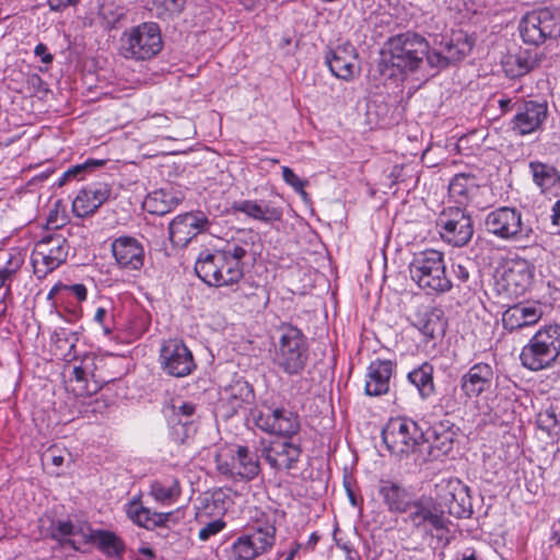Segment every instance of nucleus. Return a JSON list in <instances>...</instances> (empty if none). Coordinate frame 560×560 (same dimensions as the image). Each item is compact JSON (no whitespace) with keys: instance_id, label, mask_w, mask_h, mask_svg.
Instances as JSON below:
<instances>
[{"instance_id":"obj_1","label":"nucleus","mask_w":560,"mask_h":560,"mask_svg":"<svg viewBox=\"0 0 560 560\" xmlns=\"http://www.w3.org/2000/svg\"><path fill=\"white\" fill-rule=\"evenodd\" d=\"M412 281L428 294H444L453 289L452 278L446 273L444 254L425 249L413 255L409 264Z\"/></svg>"},{"instance_id":"obj_2","label":"nucleus","mask_w":560,"mask_h":560,"mask_svg":"<svg viewBox=\"0 0 560 560\" xmlns=\"http://www.w3.org/2000/svg\"><path fill=\"white\" fill-rule=\"evenodd\" d=\"M278 334L273 364L290 376L301 374L308 361L307 338L300 328L290 324L281 325Z\"/></svg>"},{"instance_id":"obj_3","label":"nucleus","mask_w":560,"mask_h":560,"mask_svg":"<svg viewBox=\"0 0 560 560\" xmlns=\"http://www.w3.org/2000/svg\"><path fill=\"white\" fill-rule=\"evenodd\" d=\"M560 357V325H547L535 332L522 348V365L533 372L549 369Z\"/></svg>"},{"instance_id":"obj_4","label":"nucleus","mask_w":560,"mask_h":560,"mask_svg":"<svg viewBox=\"0 0 560 560\" xmlns=\"http://www.w3.org/2000/svg\"><path fill=\"white\" fill-rule=\"evenodd\" d=\"M119 42L120 55L135 61L150 60L163 48L161 30L154 22H143L124 31Z\"/></svg>"},{"instance_id":"obj_5","label":"nucleus","mask_w":560,"mask_h":560,"mask_svg":"<svg viewBox=\"0 0 560 560\" xmlns=\"http://www.w3.org/2000/svg\"><path fill=\"white\" fill-rule=\"evenodd\" d=\"M408 520L412 527L423 536L436 538L445 544L450 541L451 521L446 516V511L441 508L436 499L421 497L412 501Z\"/></svg>"},{"instance_id":"obj_6","label":"nucleus","mask_w":560,"mask_h":560,"mask_svg":"<svg viewBox=\"0 0 560 560\" xmlns=\"http://www.w3.org/2000/svg\"><path fill=\"white\" fill-rule=\"evenodd\" d=\"M488 233L500 240L524 243L533 236V228L523 220L521 210L513 207H500L490 211L485 219Z\"/></svg>"},{"instance_id":"obj_7","label":"nucleus","mask_w":560,"mask_h":560,"mask_svg":"<svg viewBox=\"0 0 560 560\" xmlns=\"http://www.w3.org/2000/svg\"><path fill=\"white\" fill-rule=\"evenodd\" d=\"M246 421L262 432L292 438L301 429L299 415L284 406L262 402L259 409H253Z\"/></svg>"},{"instance_id":"obj_8","label":"nucleus","mask_w":560,"mask_h":560,"mask_svg":"<svg viewBox=\"0 0 560 560\" xmlns=\"http://www.w3.org/2000/svg\"><path fill=\"white\" fill-rule=\"evenodd\" d=\"M275 522L258 521L246 534L238 536L229 551L230 560H254L270 550L276 541Z\"/></svg>"},{"instance_id":"obj_9","label":"nucleus","mask_w":560,"mask_h":560,"mask_svg":"<svg viewBox=\"0 0 560 560\" xmlns=\"http://www.w3.org/2000/svg\"><path fill=\"white\" fill-rule=\"evenodd\" d=\"M387 52L393 67L402 71H413L431 51L424 37L406 32L389 38Z\"/></svg>"},{"instance_id":"obj_10","label":"nucleus","mask_w":560,"mask_h":560,"mask_svg":"<svg viewBox=\"0 0 560 560\" xmlns=\"http://www.w3.org/2000/svg\"><path fill=\"white\" fill-rule=\"evenodd\" d=\"M259 409L256 406V394L253 385L238 377L219 390V397L214 406L215 415L223 420H229L240 412Z\"/></svg>"},{"instance_id":"obj_11","label":"nucleus","mask_w":560,"mask_h":560,"mask_svg":"<svg viewBox=\"0 0 560 560\" xmlns=\"http://www.w3.org/2000/svg\"><path fill=\"white\" fill-rule=\"evenodd\" d=\"M423 430L418 423L406 417L390 418L382 430V439L387 450L402 456L413 452L421 444Z\"/></svg>"},{"instance_id":"obj_12","label":"nucleus","mask_w":560,"mask_h":560,"mask_svg":"<svg viewBox=\"0 0 560 560\" xmlns=\"http://www.w3.org/2000/svg\"><path fill=\"white\" fill-rule=\"evenodd\" d=\"M520 33L527 44L538 46L560 36V14L549 8L526 13L520 23Z\"/></svg>"},{"instance_id":"obj_13","label":"nucleus","mask_w":560,"mask_h":560,"mask_svg":"<svg viewBox=\"0 0 560 560\" xmlns=\"http://www.w3.org/2000/svg\"><path fill=\"white\" fill-rule=\"evenodd\" d=\"M69 243L61 234H49L35 244L32 253L34 273L38 279L45 278L66 262Z\"/></svg>"},{"instance_id":"obj_14","label":"nucleus","mask_w":560,"mask_h":560,"mask_svg":"<svg viewBox=\"0 0 560 560\" xmlns=\"http://www.w3.org/2000/svg\"><path fill=\"white\" fill-rule=\"evenodd\" d=\"M436 226L441 238L454 247L467 245L474 235L472 219L462 207L444 208L438 217Z\"/></svg>"},{"instance_id":"obj_15","label":"nucleus","mask_w":560,"mask_h":560,"mask_svg":"<svg viewBox=\"0 0 560 560\" xmlns=\"http://www.w3.org/2000/svg\"><path fill=\"white\" fill-rule=\"evenodd\" d=\"M215 463L218 471L234 481H250L260 472L258 456L244 445H238L230 458L218 455Z\"/></svg>"},{"instance_id":"obj_16","label":"nucleus","mask_w":560,"mask_h":560,"mask_svg":"<svg viewBox=\"0 0 560 560\" xmlns=\"http://www.w3.org/2000/svg\"><path fill=\"white\" fill-rule=\"evenodd\" d=\"M474 45V38L466 32L452 31L450 35L441 39L438 48L428 55V62L438 68L458 62L470 54Z\"/></svg>"},{"instance_id":"obj_17","label":"nucleus","mask_w":560,"mask_h":560,"mask_svg":"<svg viewBox=\"0 0 560 560\" xmlns=\"http://www.w3.org/2000/svg\"><path fill=\"white\" fill-rule=\"evenodd\" d=\"M254 243L244 238H234L228 242L220 249V256L223 258L221 271L225 285L237 283L244 276V267L253 256Z\"/></svg>"},{"instance_id":"obj_18","label":"nucleus","mask_w":560,"mask_h":560,"mask_svg":"<svg viewBox=\"0 0 560 560\" xmlns=\"http://www.w3.org/2000/svg\"><path fill=\"white\" fill-rule=\"evenodd\" d=\"M533 277V267L526 260L513 261L497 277L494 288L498 294L516 300L529 289Z\"/></svg>"},{"instance_id":"obj_19","label":"nucleus","mask_w":560,"mask_h":560,"mask_svg":"<svg viewBox=\"0 0 560 560\" xmlns=\"http://www.w3.org/2000/svg\"><path fill=\"white\" fill-rule=\"evenodd\" d=\"M211 221L202 211L176 215L168 224V238L174 246L185 247L199 234L209 231Z\"/></svg>"},{"instance_id":"obj_20","label":"nucleus","mask_w":560,"mask_h":560,"mask_svg":"<svg viewBox=\"0 0 560 560\" xmlns=\"http://www.w3.org/2000/svg\"><path fill=\"white\" fill-rule=\"evenodd\" d=\"M325 62L336 78L345 81L353 80L361 72L357 49L349 42L328 47Z\"/></svg>"},{"instance_id":"obj_21","label":"nucleus","mask_w":560,"mask_h":560,"mask_svg":"<svg viewBox=\"0 0 560 560\" xmlns=\"http://www.w3.org/2000/svg\"><path fill=\"white\" fill-rule=\"evenodd\" d=\"M162 369L172 376L184 377L196 368L191 351L176 339L166 341L160 351Z\"/></svg>"},{"instance_id":"obj_22","label":"nucleus","mask_w":560,"mask_h":560,"mask_svg":"<svg viewBox=\"0 0 560 560\" xmlns=\"http://www.w3.org/2000/svg\"><path fill=\"white\" fill-rule=\"evenodd\" d=\"M436 501L446 514L456 518H468L472 514L469 488L459 480L450 481L442 488Z\"/></svg>"},{"instance_id":"obj_23","label":"nucleus","mask_w":560,"mask_h":560,"mask_svg":"<svg viewBox=\"0 0 560 560\" xmlns=\"http://www.w3.org/2000/svg\"><path fill=\"white\" fill-rule=\"evenodd\" d=\"M110 252L119 269L140 271L144 266V247L133 236L121 235L114 238L110 243Z\"/></svg>"},{"instance_id":"obj_24","label":"nucleus","mask_w":560,"mask_h":560,"mask_svg":"<svg viewBox=\"0 0 560 560\" xmlns=\"http://www.w3.org/2000/svg\"><path fill=\"white\" fill-rule=\"evenodd\" d=\"M495 378L494 368L490 363L477 362L460 376L459 385L464 395L474 399L489 393L495 384Z\"/></svg>"},{"instance_id":"obj_25","label":"nucleus","mask_w":560,"mask_h":560,"mask_svg":"<svg viewBox=\"0 0 560 560\" xmlns=\"http://www.w3.org/2000/svg\"><path fill=\"white\" fill-rule=\"evenodd\" d=\"M301 454V445L287 440L272 441L261 450V457L276 470L296 468Z\"/></svg>"},{"instance_id":"obj_26","label":"nucleus","mask_w":560,"mask_h":560,"mask_svg":"<svg viewBox=\"0 0 560 560\" xmlns=\"http://www.w3.org/2000/svg\"><path fill=\"white\" fill-rule=\"evenodd\" d=\"M396 362L387 359H375L370 362L365 373L364 393L370 397H378L389 392L390 378L396 370Z\"/></svg>"},{"instance_id":"obj_27","label":"nucleus","mask_w":560,"mask_h":560,"mask_svg":"<svg viewBox=\"0 0 560 560\" xmlns=\"http://www.w3.org/2000/svg\"><path fill=\"white\" fill-rule=\"evenodd\" d=\"M112 194V188L106 183L90 184L79 190L72 201V211L78 218H85L93 214Z\"/></svg>"},{"instance_id":"obj_28","label":"nucleus","mask_w":560,"mask_h":560,"mask_svg":"<svg viewBox=\"0 0 560 560\" xmlns=\"http://www.w3.org/2000/svg\"><path fill=\"white\" fill-rule=\"evenodd\" d=\"M455 436L454 425L448 420L440 421L423 431L421 444H428L429 454L433 458H439L452 451Z\"/></svg>"},{"instance_id":"obj_29","label":"nucleus","mask_w":560,"mask_h":560,"mask_svg":"<svg viewBox=\"0 0 560 560\" xmlns=\"http://www.w3.org/2000/svg\"><path fill=\"white\" fill-rule=\"evenodd\" d=\"M196 506L195 520L196 522H203L205 518H219L226 513L233 504L230 490L217 488L212 491L205 492L198 499Z\"/></svg>"},{"instance_id":"obj_30","label":"nucleus","mask_w":560,"mask_h":560,"mask_svg":"<svg viewBox=\"0 0 560 560\" xmlns=\"http://www.w3.org/2000/svg\"><path fill=\"white\" fill-rule=\"evenodd\" d=\"M232 210L266 224L280 221L283 214L281 207L262 199H244L234 201L232 203Z\"/></svg>"},{"instance_id":"obj_31","label":"nucleus","mask_w":560,"mask_h":560,"mask_svg":"<svg viewBox=\"0 0 560 560\" xmlns=\"http://www.w3.org/2000/svg\"><path fill=\"white\" fill-rule=\"evenodd\" d=\"M542 316L541 307L536 304L518 303L508 307L502 314L503 328L510 332L535 325Z\"/></svg>"},{"instance_id":"obj_32","label":"nucleus","mask_w":560,"mask_h":560,"mask_svg":"<svg viewBox=\"0 0 560 560\" xmlns=\"http://www.w3.org/2000/svg\"><path fill=\"white\" fill-rule=\"evenodd\" d=\"M127 516L138 526L145 529H154L156 527L166 526L172 516V512L160 513L151 511L144 506L139 497L133 498L125 505Z\"/></svg>"},{"instance_id":"obj_33","label":"nucleus","mask_w":560,"mask_h":560,"mask_svg":"<svg viewBox=\"0 0 560 560\" xmlns=\"http://www.w3.org/2000/svg\"><path fill=\"white\" fill-rule=\"evenodd\" d=\"M222 259L220 250H202L195 264L196 275L208 285L224 287L225 280L223 279L220 265L223 261Z\"/></svg>"},{"instance_id":"obj_34","label":"nucleus","mask_w":560,"mask_h":560,"mask_svg":"<svg viewBox=\"0 0 560 560\" xmlns=\"http://www.w3.org/2000/svg\"><path fill=\"white\" fill-rule=\"evenodd\" d=\"M377 492L389 512L401 514L410 510L412 502L409 493L399 483L392 480H381Z\"/></svg>"},{"instance_id":"obj_35","label":"nucleus","mask_w":560,"mask_h":560,"mask_svg":"<svg viewBox=\"0 0 560 560\" xmlns=\"http://www.w3.org/2000/svg\"><path fill=\"white\" fill-rule=\"evenodd\" d=\"M183 198L180 191L171 187L160 188L145 197L143 208L152 214L164 215L175 209Z\"/></svg>"},{"instance_id":"obj_36","label":"nucleus","mask_w":560,"mask_h":560,"mask_svg":"<svg viewBox=\"0 0 560 560\" xmlns=\"http://www.w3.org/2000/svg\"><path fill=\"white\" fill-rule=\"evenodd\" d=\"M501 65L508 77L518 78L534 70L538 66V58L537 54L532 50L518 49L515 52L506 54Z\"/></svg>"},{"instance_id":"obj_37","label":"nucleus","mask_w":560,"mask_h":560,"mask_svg":"<svg viewBox=\"0 0 560 560\" xmlns=\"http://www.w3.org/2000/svg\"><path fill=\"white\" fill-rule=\"evenodd\" d=\"M95 358L92 355H85L79 365H73L71 381H74L78 386L75 390L79 395H92L100 389V385L96 381H92L94 377Z\"/></svg>"},{"instance_id":"obj_38","label":"nucleus","mask_w":560,"mask_h":560,"mask_svg":"<svg viewBox=\"0 0 560 560\" xmlns=\"http://www.w3.org/2000/svg\"><path fill=\"white\" fill-rule=\"evenodd\" d=\"M548 107H524L511 121V128L520 136L536 131L547 118Z\"/></svg>"},{"instance_id":"obj_39","label":"nucleus","mask_w":560,"mask_h":560,"mask_svg":"<svg viewBox=\"0 0 560 560\" xmlns=\"http://www.w3.org/2000/svg\"><path fill=\"white\" fill-rule=\"evenodd\" d=\"M85 542H93L97 549L108 557L120 558L126 549L121 538L114 532L105 529H90Z\"/></svg>"},{"instance_id":"obj_40","label":"nucleus","mask_w":560,"mask_h":560,"mask_svg":"<svg viewBox=\"0 0 560 560\" xmlns=\"http://www.w3.org/2000/svg\"><path fill=\"white\" fill-rule=\"evenodd\" d=\"M433 374V365L429 362H423L407 375L408 382L417 388L422 399H428L435 394Z\"/></svg>"},{"instance_id":"obj_41","label":"nucleus","mask_w":560,"mask_h":560,"mask_svg":"<svg viewBox=\"0 0 560 560\" xmlns=\"http://www.w3.org/2000/svg\"><path fill=\"white\" fill-rule=\"evenodd\" d=\"M182 493L179 480L174 476H166L154 480L150 486V494L162 504H172Z\"/></svg>"},{"instance_id":"obj_42","label":"nucleus","mask_w":560,"mask_h":560,"mask_svg":"<svg viewBox=\"0 0 560 560\" xmlns=\"http://www.w3.org/2000/svg\"><path fill=\"white\" fill-rule=\"evenodd\" d=\"M534 184L541 192L549 191L560 184V172L551 164L530 161L528 164Z\"/></svg>"},{"instance_id":"obj_43","label":"nucleus","mask_w":560,"mask_h":560,"mask_svg":"<svg viewBox=\"0 0 560 560\" xmlns=\"http://www.w3.org/2000/svg\"><path fill=\"white\" fill-rule=\"evenodd\" d=\"M476 178L472 175L459 173L456 174L448 185V195L457 203L456 207L464 208L471 194L477 189Z\"/></svg>"},{"instance_id":"obj_44","label":"nucleus","mask_w":560,"mask_h":560,"mask_svg":"<svg viewBox=\"0 0 560 560\" xmlns=\"http://www.w3.org/2000/svg\"><path fill=\"white\" fill-rule=\"evenodd\" d=\"M75 525L69 518L67 520H50V526L47 528L45 537L56 540L60 546H67L79 551L80 548L75 540L70 536L74 535Z\"/></svg>"},{"instance_id":"obj_45","label":"nucleus","mask_w":560,"mask_h":560,"mask_svg":"<svg viewBox=\"0 0 560 560\" xmlns=\"http://www.w3.org/2000/svg\"><path fill=\"white\" fill-rule=\"evenodd\" d=\"M173 434L175 441L184 443L186 433L180 434L179 431H186V424L189 423V419L196 411V406L192 402L184 401L180 406L173 405Z\"/></svg>"},{"instance_id":"obj_46","label":"nucleus","mask_w":560,"mask_h":560,"mask_svg":"<svg viewBox=\"0 0 560 560\" xmlns=\"http://www.w3.org/2000/svg\"><path fill=\"white\" fill-rule=\"evenodd\" d=\"M107 163L106 159H86L83 163L75 164L68 168L58 179V186L66 185L69 180L77 178L82 179L85 174L104 166Z\"/></svg>"},{"instance_id":"obj_47","label":"nucleus","mask_w":560,"mask_h":560,"mask_svg":"<svg viewBox=\"0 0 560 560\" xmlns=\"http://www.w3.org/2000/svg\"><path fill=\"white\" fill-rule=\"evenodd\" d=\"M107 163L106 159H86L83 163L75 164L68 168L58 179V186L66 185L69 180L77 178L82 179L85 174L104 166Z\"/></svg>"},{"instance_id":"obj_48","label":"nucleus","mask_w":560,"mask_h":560,"mask_svg":"<svg viewBox=\"0 0 560 560\" xmlns=\"http://www.w3.org/2000/svg\"><path fill=\"white\" fill-rule=\"evenodd\" d=\"M100 16L106 28H117L127 20V9L115 3H103L100 9Z\"/></svg>"},{"instance_id":"obj_49","label":"nucleus","mask_w":560,"mask_h":560,"mask_svg":"<svg viewBox=\"0 0 560 560\" xmlns=\"http://www.w3.org/2000/svg\"><path fill=\"white\" fill-rule=\"evenodd\" d=\"M419 331L427 338V341L436 339L444 334L443 324L434 313H425L416 324Z\"/></svg>"},{"instance_id":"obj_50","label":"nucleus","mask_w":560,"mask_h":560,"mask_svg":"<svg viewBox=\"0 0 560 560\" xmlns=\"http://www.w3.org/2000/svg\"><path fill=\"white\" fill-rule=\"evenodd\" d=\"M93 322L101 326L104 336L113 338L114 331L116 330L115 314L106 307H97Z\"/></svg>"},{"instance_id":"obj_51","label":"nucleus","mask_w":560,"mask_h":560,"mask_svg":"<svg viewBox=\"0 0 560 560\" xmlns=\"http://www.w3.org/2000/svg\"><path fill=\"white\" fill-rule=\"evenodd\" d=\"M187 0H154L153 7L156 15L160 18H168L178 15L185 9Z\"/></svg>"},{"instance_id":"obj_52","label":"nucleus","mask_w":560,"mask_h":560,"mask_svg":"<svg viewBox=\"0 0 560 560\" xmlns=\"http://www.w3.org/2000/svg\"><path fill=\"white\" fill-rule=\"evenodd\" d=\"M200 525V529L198 532V538L200 541H208L211 537L221 533L225 527L226 523L223 518H213L209 521V518H205L203 522H197Z\"/></svg>"},{"instance_id":"obj_53","label":"nucleus","mask_w":560,"mask_h":560,"mask_svg":"<svg viewBox=\"0 0 560 560\" xmlns=\"http://www.w3.org/2000/svg\"><path fill=\"white\" fill-rule=\"evenodd\" d=\"M62 291L69 292L72 295L77 298L79 302H83L88 298V289L82 283H75V284H63L61 282L56 283L52 285L50 291L48 292L47 300L54 299L56 295L61 293Z\"/></svg>"},{"instance_id":"obj_54","label":"nucleus","mask_w":560,"mask_h":560,"mask_svg":"<svg viewBox=\"0 0 560 560\" xmlns=\"http://www.w3.org/2000/svg\"><path fill=\"white\" fill-rule=\"evenodd\" d=\"M389 107H385V106H382V107H366V113H365V116L368 118V122L370 125L374 124L376 127H380V128H387L389 127L390 125L394 124V121L392 119H387L385 117H382L375 121H373V118L372 116H384L387 112H388Z\"/></svg>"},{"instance_id":"obj_55","label":"nucleus","mask_w":560,"mask_h":560,"mask_svg":"<svg viewBox=\"0 0 560 560\" xmlns=\"http://www.w3.org/2000/svg\"><path fill=\"white\" fill-rule=\"evenodd\" d=\"M282 178L283 180L290 185L296 192L302 195H306L304 187L306 182L301 179L289 166L282 167Z\"/></svg>"},{"instance_id":"obj_56","label":"nucleus","mask_w":560,"mask_h":560,"mask_svg":"<svg viewBox=\"0 0 560 560\" xmlns=\"http://www.w3.org/2000/svg\"><path fill=\"white\" fill-rule=\"evenodd\" d=\"M22 260L19 256H10L7 261V266L0 268V289L5 284L8 280L20 268Z\"/></svg>"},{"instance_id":"obj_57","label":"nucleus","mask_w":560,"mask_h":560,"mask_svg":"<svg viewBox=\"0 0 560 560\" xmlns=\"http://www.w3.org/2000/svg\"><path fill=\"white\" fill-rule=\"evenodd\" d=\"M452 268V281L453 287L459 288L463 283L467 282L469 279V270L467 266L462 261H454L451 266Z\"/></svg>"},{"instance_id":"obj_58","label":"nucleus","mask_w":560,"mask_h":560,"mask_svg":"<svg viewBox=\"0 0 560 560\" xmlns=\"http://www.w3.org/2000/svg\"><path fill=\"white\" fill-rule=\"evenodd\" d=\"M171 118L164 114H152L143 119V125L151 129H166L170 127Z\"/></svg>"},{"instance_id":"obj_59","label":"nucleus","mask_w":560,"mask_h":560,"mask_svg":"<svg viewBox=\"0 0 560 560\" xmlns=\"http://www.w3.org/2000/svg\"><path fill=\"white\" fill-rule=\"evenodd\" d=\"M63 453H67L66 450H60L57 445L49 446L43 457L50 459L52 465L60 467L65 463Z\"/></svg>"},{"instance_id":"obj_60","label":"nucleus","mask_w":560,"mask_h":560,"mask_svg":"<svg viewBox=\"0 0 560 560\" xmlns=\"http://www.w3.org/2000/svg\"><path fill=\"white\" fill-rule=\"evenodd\" d=\"M34 54L46 65L51 63L54 60V56L48 51L47 46L43 43L35 46Z\"/></svg>"},{"instance_id":"obj_61","label":"nucleus","mask_w":560,"mask_h":560,"mask_svg":"<svg viewBox=\"0 0 560 560\" xmlns=\"http://www.w3.org/2000/svg\"><path fill=\"white\" fill-rule=\"evenodd\" d=\"M343 487H345V490L347 492V495L349 498L351 505L358 506L359 501H358L357 495L352 489L351 478L348 475H345V477H343Z\"/></svg>"},{"instance_id":"obj_62","label":"nucleus","mask_w":560,"mask_h":560,"mask_svg":"<svg viewBox=\"0 0 560 560\" xmlns=\"http://www.w3.org/2000/svg\"><path fill=\"white\" fill-rule=\"evenodd\" d=\"M79 0H48V4L52 11H61L69 5L78 3Z\"/></svg>"},{"instance_id":"obj_63","label":"nucleus","mask_w":560,"mask_h":560,"mask_svg":"<svg viewBox=\"0 0 560 560\" xmlns=\"http://www.w3.org/2000/svg\"><path fill=\"white\" fill-rule=\"evenodd\" d=\"M551 222L560 228V199L552 207ZM560 232V229H559Z\"/></svg>"},{"instance_id":"obj_64","label":"nucleus","mask_w":560,"mask_h":560,"mask_svg":"<svg viewBox=\"0 0 560 560\" xmlns=\"http://www.w3.org/2000/svg\"><path fill=\"white\" fill-rule=\"evenodd\" d=\"M248 287L250 289H254V291L253 292H246V291H244L243 287L241 288V290L243 291L244 296H246V298L258 296L259 293H264L265 292L264 288H261V287H258V285L254 287L253 284H248Z\"/></svg>"}]
</instances>
